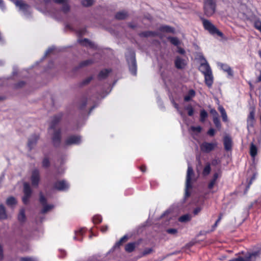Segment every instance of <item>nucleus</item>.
I'll use <instances>...</instances> for the list:
<instances>
[{
    "mask_svg": "<svg viewBox=\"0 0 261 261\" xmlns=\"http://www.w3.org/2000/svg\"><path fill=\"white\" fill-rule=\"evenodd\" d=\"M93 62V61L92 60H90V59L83 61L80 63V64L77 68L79 69V68H82L83 67L87 66L89 65L92 64Z\"/></svg>",
    "mask_w": 261,
    "mask_h": 261,
    "instance_id": "40",
    "label": "nucleus"
},
{
    "mask_svg": "<svg viewBox=\"0 0 261 261\" xmlns=\"http://www.w3.org/2000/svg\"><path fill=\"white\" fill-rule=\"evenodd\" d=\"M203 60H204V62L201 63L199 67V70L203 74H206L207 73H209L212 71V69L211 68V67L210 66L208 63L206 61V59L203 58Z\"/></svg>",
    "mask_w": 261,
    "mask_h": 261,
    "instance_id": "15",
    "label": "nucleus"
},
{
    "mask_svg": "<svg viewBox=\"0 0 261 261\" xmlns=\"http://www.w3.org/2000/svg\"><path fill=\"white\" fill-rule=\"evenodd\" d=\"M128 239V238L127 235L124 236L118 242H117L115 243L114 247L115 248H119L121 246H122L124 243H125L127 241Z\"/></svg>",
    "mask_w": 261,
    "mask_h": 261,
    "instance_id": "29",
    "label": "nucleus"
},
{
    "mask_svg": "<svg viewBox=\"0 0 261 261\" xmlns=\"http://www.w3.org/2000/svg\"><path fill=\"white\" fill-rule=\"evenodd\" d=\"M128 16L126 11H122L116 13L115 18L117 20H124Z\"/></svg>",
    "mask_w": 261,
    "mask_h": 261,
    "instance_id": "26",
    "label": "nucleus"
},
{
    "mask_svg": "<svg viewBox=\"0 0 261 261\" xmlns=\"http://www.w3.org/2000/svg\"><path fill=\"white\" fill-rule=\"evenodd\" d=\"M158 35V33L155 31H147L140 33L139 36L140 37H154Z\"/></svg>",
    "mask_w": 261,
    "mask_h": 261,
    "instance_id": "20",
    "label": "nucleus"
},
{
    "mask_svg": "<svg viewBox=\"0 0 261 261\" xmlns=\"http://www.w3.org/2000/svg\"><path fill=\"white\" fill-rule=\"evenodd\" d=\"M168 40L170 42V43L175 46H178L180 44V41L179 39L177 37H168Z\"/></svg>",
    "mask_w": 261,
    "mask_h": 261,
    "instance_id": "39",
    "label": "nucleus"
},
{
    "mask_svg": "<svg viewBox=\"0 0 261 261\" xmlns=\"http://www.w3.org/2000/svg\"><path fill=\"white\" fill-rule=\"evenodd\" d=\"M102 218L99 215H96L92 218V221L95 224L100 223L102 222Z\"/></svg>",
    "mask_w": 261,
    "mask_h": 261,
    "instance_id": "44",
    "label": "nucleus"
},
{
    "mask_svg": "<svg viewBox=\"0 0 261 261\" xmlns=\"http://www.w3.org/2000/svg\"><path fill=\"white\" fill-rule=\"evenodd\" d=\"M256 175H257L256 173H254L253 174L252 176H251V177L250 178V179H249V180L248 182L247 186H246V189L245 191V193H246L248 191V190L250 188V186L252 185V182L255 179Z\"/></svg>",
    "mask_w": 261,
    "mask_h": 261,
    "instance_id": "41",
    "label": "nucleus"
},
{
    "mask_svg": "<svg viewBox=\"0 0 261 261\" xmlns=\"http://www.w3.org/2000/svg\"><path fill=\"white\" fill-rule=\"evenodd\" d=\"M94 0H83L81 2L82 5L84 7H90L93 5Z\"/></svg>",
    "mask_w": 261,
    "mask_h": 261,
    "instance_id": "49",
    "label": "nucleus"
},
{
    "mask_svg": "<svg viewBox=\"0 0 261 261\" xmlns=\"http://www.w3.org/2000/svg\"><path fill=\"white\" fill-rule=\"evenodd\" d=\"M63 6H62V11L64 13H68L69 10H70V7L69 6L68 4H67V3H65L64 4H63Z\"/></svg>",
    "mask_w": 261,
    "mask_h": 261,
    "instance_id": "52",
    "label": "nucleus"
},
{
    "mask_svg": "<svg viewBox=\"0 0 261 261\" xmlns=\"http://www.w3.org/2000/svg\"><path fill=\"white\" fill-rule=\"evenodd\" d=\"M259 74L256 77V82H255L256 83L261 82V69L259 70Z\"/></svg>",
    "mask_w": 261,
    "mask_h": 261,
    "instance_id": "64",
    "label": "nucleus"
},
{
    "mask_svg": "<svg viewBox=\"0 0 261 261\" xmlns=\"http://www.w3.org/2000/svg\"><path fill=\"white\" fill-rule=\"evenodd\" d=\"M139 244L136 242L129 243L125 246V250L126 252L131 253L135 250V249Z\"/></svg>",
    "mask_w": 261,
    "mask_h": 261,
    "instance_id": "24",
    "label": "nucleus"
},
{
    "mask_svg": "<svg viewBox=\"0 0 261 261\" xmlns=\"http://www.w3.org/2000/svg\"><path fill=\"white\" fill-rule=\"evenodd\" d=\"M126 60L129 66V69L133 75L137 74V62L136 54L134 49L128 48L125 54Z\"/></svg>",
    "mask_w": 261,
    "mask_h": 261,
    "instance_id": "1",
    "label": "nucleus"
},
{
    "mask_svg": "<svg viewBox=\"0 0 261 261\" xmlns=\"http://www.w3.org/2000/svg\"><path fill=\"white\" fill-rule=\"evenodd\" d=\"M85 232V229L83 228L80 229L75 231V236L74 237V239L75 240L82 241L83 240V235Z\"/></svg>",
    "mask_w": 261,
    "mask_h": 261,
    "instance_id": "23",
    "label": "nucleus"
},
{
    "mask_svg": "<svg viewBox=\"0 0 261 261\" xmlns=\"http://www.w3.org/2000/svg\"><path fill=\"white\" fill-rule=\"evenodd\" d=\"M40 138L39 135L33 134L29 139L28 146L30 150H31L34 146L37 144V141Z\"/></svg>",
    "mask_w": 261,
    "mask_h": 261,
    "instance_id": "14",
    "label": "nucleus"
},
{
    "mask_svg": "<svg viewBox=\"0 0 261 261\" xmlns=\"http://www.w3.org/2000/svg\"><path fill=\"white\" fill-rule=\"evenodd\" d=\"M153 252V249L151 248H145L140 254V257H142L147 255Z\"/></svg>",
    "mask_w": 261,
    "mask_h": 261,
    "instance_id": "47",
    "label": "nucleus"
},
{
    "mask_svg": "<svg viewBox=\"0 0 261 261\" xmlns=\"http://www.w3.org/2000/svg\"><path fill=\"white\" fill-rule=\"evenodd\" d=\"M7 215L5 206L3 204H0V220L6 219Z\"/></svg>",
    "mask_w": 261,
    "mask_h": 261,
    "instance_id": "32",
    "label": "nucleus"
},
{
    "mask_svg": "<svg viewBox=\"0 0 261 261\" xmlns=\"http://www.w3.org/2000/svg\"><path fill=\"white\" fill-rule=\"evenodd\" d=\"M15 4L18 7L20 10L26 11L29 8V5L24 3L22 0H17L15 2Z\"/></svg>",
    "mask_w": 261,
    "mask_h": 261,
    "instance_id": "19",
    "label": "nucleus"
},
{
    "mask_svg": "<svg viewBox=\"0 0 261 261\" xmlns=\"http://www.w3.org/2000/svg\"><path fill=\"white\" fill-rule=\"evenodd\" d=\"M192 218L190 214H185L182 215L178 218V221L180 222H187L190 221Z\"/></svg>",
    "mask_w": 261,
    "mask_h": 261,
    "instance_id": "36",
    "label": "nucleus"
},
{
    "mask_svg": "<svg viewBox=\"0 0 261 261\" xmlns=\"http://www.w3.org/2000/svg\"><path fill=\"white\" fill-rule=\"evenodd\" d=\"M185 110L187 111L188 115L189 116H193L194 113V109L191 104H189L188 106H186L185 107Z\"/></svg>",
    "mask_w": 261,
    "mask_h": 261,
    "instance_id": "37",
    "label": "nucleus"
},
{
    "mask_svg": "<svg viewBox=\"0 0 261 261\" xmlns=\"http://www.w3.org/2000/svg\"><path fill=\"white\" fill-rule=\"evenodd\" d=\"M200 20L202 22L204 29L207 31L211 35L213 36L217 35L221 38L224 37L223 33L217 29L209 20L202 17H200Z\"/></svg>",
    "mask_w": 261,
    "mask_h": 261,
    "instance_id": "2",
    "label": "nucleus"
},
{
    "mask_svg": "<svg viewBox=\"0 0 261 261\" xmlns=\"http://www.w3.org/2000/svg\"><path fill=\"white\" fill-rule=\"evenodd\" d=\"M43 207L41 211V214H45L50 210H51L53 207L54 205L51 204H47L43 205Z\"/></svg>",
    "mask_w": 261,
    "mask_h": 261,
    "instance_id": "43",
    "label": "nucleus"
},
{
    "mask_svg": "<svg viewBox=\"0 0 261 261\" xmlns=\"http://www.w3.org/2000/svg\"><path fill=\"white\" fill-rule=\"evenodd\" d=\"M50 163L48 156H45L42 161V167L44 168H47L50 166Z\"/></svg>",
    "mask_w": 261,
    "mask_h": 261,
    "instance_id": "42",
    "label": "nucleus"
},
{
    "mask_svg": "<svg viewBox=\"0 0 261 261\" xmlns=\"http://www.w3.org/2000/svg\"><path fill=\"white\" fill-rule=\"evenodd\" d=\"M257 153V148L253 143H251L250 146V154L252 158H255Z\"/></svg>",
    "mask_w": 261,
    "mask_h": 261,
    "instance_id": "30",
    "label": "nucleus"
},
{
    "mask_svg": "<svg viewBox=\"0 0 261 261\" xmlns=\"http://www.w3.org/2000/svg\"><path fill=\"white\" fill-rule=\"evenodd\" d=\"M69 188V185L64 179L57 180L53 184V189L59 191H67Z\"/></svg>",
    "mask_w": 261,
    "mask_h": 261,
    "instance_id": "7",
    "label": "nucleus"
},
{
    "mask_svg": "<svg viewBox=\"0 0 261 261\" xmlns=\"http://www.w3.org/2000/svg\"><path fill=\"white\" fill-rule=\"evenodd\" d=\"M20 261H35L33 258L31 257H21Z\"/></svg>",
    "mask_w": 261,
    "mask_h": 261,
    "instance_id": "59",
    "label": "nucleus"
},
{
    "mask_svg": "<svg viewBox=\"0 0 261 261\" xmlns=\"http://www.w3.org/2000/svg\"><path fill=\"white\" fill-rule=\"evenodd\" d=\"M221 68L223 71L227 72L228 75L230 76L233 75V71L231 68L228 65L226 64H221Z\"/></svg>",
    "mask_w": 261,
    "mask_h": 261,
    "instance_id": "31",
    "label": "nucleus"
},
{
    "mask_svg": "<svg viewBox=\"0 0 261 261\" xmlns=\"http://www.w3.org/2000/svg\"><path fill=\"white\" fill-rule=\"evenodd\" d=\"M40 173L37 169H35L32 171L31 176V181L32 185L34 187H38L40 181Z\"/></svg>",
    "mask_w": 261,
    "mask_h": 261,
    "instance_id": "11",
    "label": "nucleus"
},
{
    "mask_svg": "<svg viewBox=\"0 0 261 261\" xmlns=\"http://www.w3.org/2000/svg\"><path fill=\"white\" fill-rule=\"evenodd\" d=\"M211 171V164L210 163H207L204 167L202 171V175L204 176H207Z\"/></svg>",
    "mask_w": 261,
    "mask_h": 261,
    "instance_id": "33",
    "label": "nucleus"
},
{
    "mask_svg": "<svg viewBox=\"0 0 261 261\" xmlns=\"http://www.w3.org/2000/svg\"><path fill=\"white\" fill-rule=\"evenodd\" d=\"M219 110L221 114L222 120L224 122L227 121V116L225 109L222 107H219Z\"/></svg>",
    "mask_w": 261,
    "mask_h": 261,
    "instance_id": "45",
    "label": "nucleus"
},
{
    "mask_svg": "<svg viewBox=\"0 0 261 261\" xmlns=\"http://www.w3.org/2000/svg\"><path fill=\"white\" fill-rule=\"evenodd\" d=\"M177 49H178V50H177V52H178L179 54H181V55H184V54H185V50H184V48H181V47H177Z\"/></svg>",
    "mask_w": 261,
    "mask_h": 261,
    "instance_id": "61",
    "label": "nucleus"
},
{
    "mask_svg": "<svg viewBox=\"0 0 261 261\" xmlns=\"http://www.w3.org/2000/svg\"><path fill=\"white\" fill-rule=\"evenodd\" d=\"M213 120L215 126L217 128L220 129L221 127V124L220 122V120L219 118V117L217 116H214Z\"/></svg>",
    "mask_w": 261,
    "mask_h": 261,
    "instance_id": "46",
    "label": "nucleus"
},
{
    "mask_svg": "<svg viewBox=\"0 0 261 261\" xmlns=\"http://www.w3.org/2000/svg\"><path fill=\"white\" fill-rule=\"evenodd\" d=\"M223 145L224 149L226 151H231L232 149L233 142L231 137L227 135L223 137Z\"/></svg>",
    "mask_w": 261,
    "mask_h": 261,
    "instance_id": "12",
    "label": "nucleus"
},
{
    "mask_svg": "<svg viewBox=\"0 0 261 261\" xmlns=\"http://www.w3.org/2000/svg\"><path fill=\"white\" fill-rule=\"evenodd\" d=\"M216 3L214 0H204L203 11L207 17L212 16L216 12Z\"/></svg>",
    "mask_w": 261,
    "mask_h": 261,
    "instance_id": "3",
    "label": "nucleus"
},
{
    "mask_svg": "<svg viewBox=\"0 0 261 261\" xmlns=\"http://www.w3.org/2000/svg\"><path fill=\"white\" fill-rule=\"evenodd\" d=\"M195 91L193 89H190L188 91L187 94L184 96V100L186 102L190 101L195 96Z\"/></svg>",
    "mask_w": 261,
    "mask_h": 261,
    "instance_id": "21",
    "label": "nucleus"
},
{
    "mask_svg": "<svg viewBox=\"0 0 261 261\" xmlns=\"http://www.w3.org/2000/svg\"><path fill=\"white\" fill-rule=\"evenodd\" d=\"M222 216H223V214L222 213H220L219 214L218 219L216 220L215 224L212 226V231L214 230L215 229V228L217 227L218 223L222 219Z\"/></svg>",
    "mask_w": 261,
    "mask_h": 261,
    "instance_id": "51",
    "label": "nucleus"
},
{
    "mask_svg": "<svg viewBox=\"0 0 261 261\" xmlns=\"http://www.w3.org/2000/svg\"><path fill=\"white\" fill-rule=\"evenodd\" d=\"M81 142V137L79 135H71L68 137L65 141V144L67 146L73 144L78 145Z\"/></svg>",
    "mask_w": 261,
    "mask_h": 261,
    "instance_id": "10",
    "label": "nucleus"
},
{
    "mask_svg": "<svg viewBox=\"0 0 261 261\" xmlns=\"http://www.w3.org/2000/svg\"><path fill=\"white\" fill-rule=\"evenodd\" d=\"M201 211L200 207H197L193 210V214L194 215H197Z\"/></svg>",
    "mask_w": 261,
    "mask_h": 261,
    "instance_id": "57",
    "label": "nucleus"
},
{
    "mask_svg": "<svg viewBox=\"0 0 261 261\" xmlns=\"http://www.w3.org/2000/svg\"><path fill=\"white\" fill-rule=\"evenodd\" d=\"M191 130L194 132H196L197 133H200L202 130V127L200 126H192L191 127Z\"/></svg>",
    "mask_w": 261,
    "mask_h": 261,
    "instance_id": "53",
    "label": "nucleus"
},
{
    "mask_svg": "<svg viewBox=\"0 0 261 261\" xmlns=\"http://www.w3.org/2000/svg\"><path fill=\"white\" fill-rule=\"evenodd\" d=\"M255 28L261 32V22H256L255 23Z\"/></svg>",
    "mask_w": 261,
    "mask_h": 261,
    "instance_id": "60",
    "label": "nucleus"
},
{
    "mask_svg": "<svg viewBox=\"0 0 261 261\" xmlns=\"http://www.w3.org/2000/svg\"><path fill=\"white\" fill-rule=\"evenodd\" d=\"M194 175V171L192 167L189 165L187 169L186 182V195L187 196H190V193L188 190L192 188V176Z\"/></svg>",
    "mask_w": 261,
    "mask_h": 261,
    "instance_id": "4",
    "label": "nucleus"
},
{
    "mask_svg": "<svg viewBox=\"0 0 261 261\" xmlns=\"http://www.w3.org/2000/svg\"><path fill=\"white\" fill-rule=\"evenodd\" d=\"M174 64L175 67L178 69H184L187 65L186 60L178 56L176 57Z\"/></svg>",
    "mask_w": 261,
    "mask_h": 261,
    "instance_id": "16",
    "label": "nucleus"
},
{
    "mask_svg": "<svg viewBox=\"0 0 261 261\" xmlns=\"http://www.w3.org/2000/svg\"><path fill=\"white\" fill-rule=\"evenodd\" d=\"M166 232L169 234L175 235L177 233V229L175 228H169L167 229Z\"/></svg>",
    "mask_w": 261,
    "mask_h": 261,
    "instance_id": "54",
    "label": "nucleus"
},
{
    "mask_svg": "<svg viewBox=\"0 0 261 261\" xmlns=\"http://www.w3.org/2000/svg\"><path fill=\"white\" fill-rule=\"evenodd\" d=\"M25 211L23 208H22L20 210L18 215V220L20 222H24L25 221Z\"/></svg>",
    "mask_w": 261,
    "mask_h": 261,
    "instance_id": "34",
    "label": "nucleus"
},
{
    "mask_svg": "<svg viewBox=\"0 0 261 261\" xmlns=\"http://www.w3.org/2000/svg\"><path fill=\"white\" fill-rule=\"evenodd\" d=\"M219 177V173L216 172L214 174L212 179L211 180L208 184L207 188L208 189L211 190L213 188L216 184V180Z\"/></svg>",
    "mask_w": 261,
    "mask_h": 261,
    "instance_id": "27",
    "label": "nucleus"
},
{
    "mask_svg": "<svg viewBox=\"0 0 261 261\" xmlns=\"http://www.w3.org/2000/svg\"><path fill=\"white\" fill-rule=\"evenodd\" d=\"M87 101H88V99L86 97H83V98L79 106V109L80 110L82 111V110H84L85 109V108L87 104Z\"/></svg>",
    "mask_w": 261,
    "mask_h": 261,
    "instance_id": "35",
    "label": "nucleus"
},
{
    "mask_svg": "<svg viewBox=\"0 0 261 261\" xmlns=\"http://www.w3.org/2000/svg\"><path fill=\"white\" fill-rule=\"evenodd\" d=\"M61 129L59 128L54 130V132L51 137V141L53 145L55 147H58L60 146L61 142Z\"/></svg>",
    "mask_w": 261,
    "mask_h": 261,
    "instance_id": "8",
    "label": "nucleus"
},
{
    "mask_svg": "<svg viewBox=\"0 0 261 261\" xmlns=\"http://www.w3.org/2000/svg\"><path fill=\"white\" fill-rule=\"evenodd\" d=\"M92 79L93 77L92 76L86 78L80 83V86L82 87L88 85L92 80Z\"/></svg>",
    "mask_w": 261,
    "mask_h": 261,
    "instance_id": "50",
    "label": "nucleus"
},
{
    "mask_svg": "<svg viewBox=\"0 0 261 261\" xmlns=\"http://www.w3.org/2000/svg\"><path fill=\"white\" fill-rule=\"evenodd\" d=\"M39 202L42 205L47 204V199L41 192L39 193Z\"/></svg>",
    "mask_w": 261,
    "mask_h": 261,
    "instance_id": "48",
    "label": "nucleus"
},
{
    "mask_svg": "<svg viewBox=\"0 0 261 261\" xmlns=\"http://www.w3.org/2000/svg\"><path fill=\"white\" fill-rule=\"evenodd\" d=\"M140 170L142 172L144 173L146 171V166L145 165H142L139 167Z\"/></svg>",
    "mask_w": 261,
    "mask_h": 261,
    "instance_id": "63",
    "label": "nucleus"
},
{
    "mask_svg": "<svg viewBox=\"0 0 261 261\" xmlns=\"http://www.w3.org/2000/svg\"><path fill=\"white\" fill-rule=\"evenodd\" d=\"M208 114L205 110H202L200 112V121L201 122H204L206 118L207 117Z\"/></svg>",
    "mask_w": 261,
    "mask_h": 261,
    "instance_id": "38",
    "label": "nucleus"
},
{
    "mask_svg": "<svg viewBox=\"0 0 261 261\" xmlns=\"http://www.w3.org/2000/svg\"><path fill=\"white\" fill-rule=\"evenodd\" d=\"M79 42L81 45L86 47H89L91 48H94L95 47V44L87 38L80 39Z\"/></svg>",
    "mask_w": 261,
    "mask_h": 261,
    "instance_id": "18",
    "label": "nucleus"
},
{
    "mask_svg": "<svg viewBox=\"0 0 261 261\" xmlns=\"http://www.w3.org/2000/svg\"><path fill=\"white\" fill-rule=\"evenodd\" d=\"M112 69H105L101 70L98 75V78L100 80L106 79L109 73L111 72Z\"/></svg>",
    "mask_w": 261,
    "mask_h": 261,
    "instance_id": "22",
    "label": "nucleus"
},
{
    "mask_svg": "<svg viewBox=\"0 0 261 261\" xmlns=\"http://www.w3.org/2000/svg\"><path fill=\"white\" fill-rule=\"evenodd\" d=\"M159 30L162 32H166V33H174V29L169 25H162L160 27Z\"/></svg>",
    "mask_w": 261,
    "mask_h": 261,
    "instance_id": "28",
    "label": "nucleus"
},
{
    "mask_svg": "<svg viewBox=\"0 0 261 261\" xmlns=\"http://www.w3.org/2000/svg\"><path fill=\"white\" fill-rule=\"evenodd\" d=\"M108 229V226L107 225H102L101 227L100 230L102 232H106Z\"/></svg>",
    "mask_w": 261,
    "mask_h": 261,
    "instance_id": "62",
    "label": "nucleus"
},
{
    "mask_svg": "<svg viewBox=\"0 0 261 261\" xmlns=\"http://www.w3.org/2000/svg\"><path fill=\"white\" fill-rule=\"evenodd\" d=\"M204 76L205 84L208 87H211L213 84V76L212 71L203 74Z\"/></svg>",
    "mask_w": 261,
    "mask_h": 261,
    "instance_id": "17",
    "label": "nucleus"
},
{
    "mask_svg": "<svg viewBox=\"0 0 261 261\" xmlns=\"http://www.w3.org/2000/svg\"><path fill=\"white\" fill-rule=\"evenodd\" d=\"M217 142H204L200 145V150L202 152L204 153H209L211 151L214 150V149L217 147Z\"/></svg>",
    "mask_w": 261,
    "mask_h": 261,
    "instance_id": "9",
    "label": "nucleus"
},
{
    "mask_svg": "<svg viewBox=\"0 0 261 261\" xmlns=\"http://www.w3.org/2000/svg\"><path fill=\"white\" fill-rule=\"evenodd\" d=\"M23 192L24 195L22 198V201L24 204H28L33 193L32 190L29 183L25 182L23 184Z\"/></svg>",
    "mask_w": 261,
    "mask_h": 261,
    "instance_id": "5",
    "label": "nucleus"
},
{
    "mask_svg": "<svg viewBox=\"0 0 261 261\" xmlns=\"http://www.w3.org/2000/svg\"><path fill=\"white\" fill-rule=\"evenodd\" d=\"M6 203L8 206L13 207L17 204V201L13 196H10L7 198Z\"/></svg>",
    "mask_w": 261,
    "mask_h": 261,
    "instance_id": "25",
    "label": "nucleus"
},
{
    "mask_svg": "<svg viewBox=\"0 0 261 261\" xmlns=\"http://www.w3.org/2000/svg\"><path fill=\"white\" fill-rule=\"evenodd\" d=\"M173 106H174V108L177 110V111H178V113L180 114V115H182V114H183L182 112L179 110L178 104L176 103L175 102H174Z\"/></svg>",
    "mask_w": 261,
    "mask_h": 261,
    "instance_id": "58",
    "label": "nucleus"
},
{
    "mask_svg": "<svg viewBox=\"0 0 261 261\" xmlns=\"http://www.w3.org/2000/svg\"><path fill=\"white\" fill-rule=\"evenodd\" d=\"M63 115V114L61 113L53 116L49 126L50 129L53 130L56 129V126L61 120Z\"/></svg>",
    "mask_w": 261,
    "mask_h": 261,
    "instance_id": "13",
    "label": "nucleus"
},
{
    "mask_svg": "<svg viewBox=\"0 0 261 261\" xmlns=\"http://www.w3.org/2000/svg\"><path fill=\"white\" fill-rule=\"evenodd\" d=\"M255 108L254 106L250 107L249 108V114L247 118V126L248 129L254 127L255 119Z\"/></svg>",
    "mask_w": 261,
    "mask_h": 261,
    "instance_id": "6",
    "label": "nucleus"
},
{
    "mask_svg": "<svg viewBox=\"0 0 261 261\" xmlns=\"http://www.w3.org/2000/svg\"><path fill=\"white\" fill-rule=\"evenodd\" d=\"M25 83L24 81H20L15 85V87L16 88H20L23 87L25 85Z\"/></svg>",
    "mask_w": 261,
    "mask_h": 261,
    "instance_id": "55",
    "label": "nucleus"
},
{
    "mask_svg": "<svg viewBox=\"0 0 261 261\" xmlns=\"http://www.w3.org/2000/svg\"><path fill=\"white\" fill-rule=\"evenodd\" d=\"M207 134L209 136H210L211 137H213L215 135V130L214 128H211L207 131Z\"/></svg>",
    "mask_w": 261,
    "mask_h": 261,
    "instance_id": "56",
    "label": "nucleus"
}]
</instances>
